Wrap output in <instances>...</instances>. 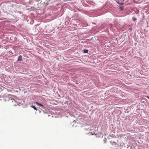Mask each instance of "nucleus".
Wrapping results in <instances>:
<instances>
[{"instance_id":"obj_7","label":"nucleus","mask_w":149,"mask_h":149,"mask_svg":"<svg viewBox=\"0 0 149 149\" xmlns=\"http://www.w3.org/2000/svg\"><path fill=\"white\" fill-rule=\"evenodd\" d=\"M147 97L148 98V99H149V97H148V96H147Z\"/></svg>"},{"instance_id":"obj_6","label":"nucleus","mask_w":149,"mask_h":149,"mask_svg":"<svg viewBox=\"0 0 149 149\" xmlns=\"http://www.w3.org/2000/svg\"><path fill=\"white\" fill-rule=\"evenodd\" d=\"M133 19V20L134 21H135L136 20V19L135 18V17H133L132 19Z\"/></svg>"},{"instance_id":"obj_2","label":"nucleus","mask_w":149,"mask_h":149,"mask_svg":"<svg viewBox=\"0 0 149 149\" xmlns=\"http://www.w3.org/2000/svg\"><path fill=\"white\" fill-rule=\"evenodd\" d=\"M35 103L38 106H41V107H43L42 108H43V107H44V106L42 104H41L39 103H38L37 102H35Z\"/></svg>"},{"instance_id":"obj_5","label":"nucleus","mask_w":149,"mask_h":149,"mask_svg":"<svg viewBox=\"0 0 149 149\" xmlns=\"http://www.w3.org/2000/svg\"><path fill=\"white\" fill-rule=\"evenodd\" d=\"M31 107H32L33 108L34 110H37L36 108L34 106L32 105V106H31Z\"/></svg>"},{"instance_id":"obj_3","label":"nucleus","mask_w":149,"mask_h":149,"mask_svg":"<svg viewBox=\"0 0 149 149\" xmlns=\"http://www.w3.org/2000/svg\"><path fill=\"white\" fill-rule=\"evenodd\" d=\"M22 56L20 55V56H19L18 57V58L17 61H20L22 60Z\"/></svg>"},{"instance_id":"obj_4","label":"nucleus","mask_w":149,"mask_h":149,"mask_svg":"<svg viewBox=\"0 0 149 149\" xmlns=\"http://www.w3.org/2000/svg\"><path fill=\"white\" fill-rule=\"evenodd\" d=\"M88 51L87 49H84V53H87L88 52Z\"/></svg>"},{"instance_id":"obj_1","label":"nucleus","mask_w":149,"mask_h":149,"mask_svg":"<svg viewBox=\"0 0 149 149\" xmlns=\"http://www.w3.org/2000/svg\"><path fill=\"white\" fill-rule=\"evenodd\" d=\"M9 101L12 102L13 105L14 106H16L18 104L17 103L16 101L14 99H12L11 98H9Z\"/></svg>"}]
</instances>
